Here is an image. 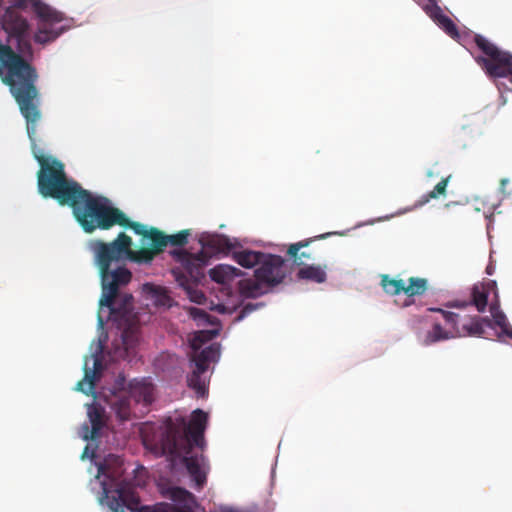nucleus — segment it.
Here are the masks:
<instances>
[{
    "mask_svg": "<svg viewBox=\"0 0 512 512\" xmlns=\"http://www.w3.org/2000/svg\"><path fill=\"white\" fill-rule=\"evenodd\" d=\"M17 26L10 30V32H26L28 28L27 21L21 17L16 18ZM5 32H9L8 28L4 27Z\"/></svg>",
    "mask_w": 512,
    "mask_h": 512,
    "instance_id": "33",
    "label": "nucleus"
},
{
    "mask_svg": "<svg viewBox=\"0 0 512 512\" xmlns=\"http://www.w3.org/2000/svg\"><path fill=\"white\" fill-rule=\"evenodd\" d=\"M33 57L31 40H0V77L10 89L12 96L26 120V129L31 141L34 158L40 165L37 172L38 191L44 198H53L60 205L71 207L73 215L80 227L86 233L96 230H109L115 225L129 228L142 236L145 245L150 241V247L133 250L130 236L121 232L111 242L92 240L89 249L96 254L100 265L104 286L110 292L106 302L117 290L121 283H129L132 274L125 268L117 266L111 270L113 263L129 259L137 264H150L162 253L168 244L184 246L188 243V230H182L173 235H166L159 229L131 221L127 215L110 204L105 197L94 196L78 182L69 179L64 164L51 156H46L36 144L37 125L41 119L40 93L36 86L39 75L29 58Z\"/></svg>",
    "mask_w": 512,
    "mask_h": 512,
    "instance_id": "1",
    "label": "nucleus"
},
{
    "mask_svg": "<svg viewBox=\"0 0 512 512\" xmlns=\"http://www.w3.org/2000/svg\"><path fill=\"white\" fill-rule=\"evenodd\" d=\"M154 303L156 306L170 307L172 303V298L168 295V292L165 288L159 286H153L151 288Z\"/></svg>",
    "mask_w": 512,
    "mask_h": 512,
    "instance_id": "27",
    "label": "nucleus"
},
{
    "mask_svg": "<svg viewBox=\"0 0 512 512\" xmlns=\"http://www.w3.org/2000/svg\"><path fill=\"white\" fill-rule=\"evenodd\" d=\"M197 340H198V337H196V338H195V340H194V342L192 343V348H193L194 350L199 349V346L196 344V341H197Z\"/></svg>",
    "mask_w": 512,
    "mask_h": 512,
    "instance_id": "42",
    "label": "nucleus"
},
{
    "mask_svg": "<svg viewBox=\"0 0 512 512\" xmlns=\"http://www.w3.org/2000/svg\"><path fill=\"white\" fill-rule=\"evenodd\" d=\"M132 337H133V331L130 329H127L122 333L123 344L126 346V348H128L131 345L130 339H132Z\"/></svg>",
    "mask_w": 512,
    "mask_h": 512,
    "instance_id": "36",
    "label": "nucleus"
},
{
    "mask_svg": "<svg viewBox=\"0 0 512 512\" xmlns=\"http://www.w3.org/2000/svg\"><path fill=\"white\" fill-rule=\"evenodd\" d=\"M475 43L485 54V57H479L477 62L482 66L487 75L494 78L507 77L512 68V54L500 50L481 34H475Z\"/></svg>",
    "mask_w": 512,
    "mask_h": 512,
    "instance_id": "4",
    "label": "nucleus"
},
{
    "mask_svg": "<svg viewBox=\"0 0 512 512\" xmlns=\"http://www.w3.org/2000/svg\"><path fill=\"white\" fill-rule=\"evenodd\" d=\"M150 512H177L174 506L168 504H161L155 506Z\"/></svg>",
    "mask_w": 512,
    "mask_h": 512,
    "instance_id": "34",
    "label": "nucleus"
},
{
    "mask_svg": "<svg viewBox=\"0 0 512 512\" xmlns=\"http://www.w3.org/2000/svg\"><path fill=\"white\" fill-rule=\"evenodd\" d=\"M490 313L492 317L491 323L494 322V324L501 329L502 334L509 338H512V327L509 324L506 315L500 309L498 295H496V299L492 301L490 305Z\"/></svg>",
    "mask_w": 512,
    "mask_h": 512,
    "instance_id": "18",
    "label": "nucleus"
},
{
    "mask_svg": "<svg viewBox=\"0 0 512 512\" xmlns=\"http://www.w3.org/2000/svg\"><path fill=\"white\" fill-rule=\"evenodd\" d=\"M506 78H509L510 82L512 83V68L511 70L509 71V73L507 74V77Z\"/></svg>",
    "mask_w": 512,
    "mask_h": 512,
    "instance_id": "43",
    "label": "nucleus"
},
{
    "mask_svg": "<svg viewBox=\"0 0 512 512\" xmlns=\"http://www.w3.org/2000/svg\"><path fill=\"white\" fill-rule=\"evenodd\" d=\"M500 191L503 194V199H507L512 202V181L509 179H501Z\"/></svg>",
    "mask_w": 512,
    "mask_h": 512,
    "instance_id": "30",
    "label": "nucleus"
},
{
    "mask_svg": "<svg viewBox=\"0 0 512 512\" xmlns=\"http://www.w3.org/2000/svg\"><path fill=\"white\" fill-rule=\"evenodd\" d=\"M99 473L109 477V478H112L113 480L115 479V476L110 474L107 469H106V465H100L99 466Z\"/></svg>",
    "mask_w": 512,
    "mask_h": 512,
    "instance_id": "39",
    "label": "nucleus"
},
{
    "mask_svg": "<svg viewBox=\"0 0 512 512\" xmlns=\"http://www.w3.org/2000/svg\"><path fill=\"white\" fill-rule=\"evenodd\" d=\"M325 268V266L322 267L320 265H307L299 269L297 277L316 283H323L327 278Z\"/></svg>",
    "mask_w": 512,
    "mask_h": 512,
    "instance_id": "19",
    "label": "nucleus"
},
{
    "mask_svg": "<svg viewBox=\"0 0 512 512\" xmlns=\"http://www.w3.org/2000/svg\"><path fill=\"white\" fill-rule=\"evenodd\" d=\"M328 235H330V234L329 233L323 234V235L317 236V238L322 239V238H325ZM314 239H316V237Z\"/></svg>",
    "mask_w": 512,
    "mask_h": 512,
    "instance_id": "44",
    "label": "nucleus"
},
{
    "mask_svg": "<svg viewBox=\"0 0 512 512\" xmlns=\"http://www.w3.org/2000/svg\"><path fill=\"white\" fill-rule=\"evenodd\" d=\"M428 289V281L426 278L410 277L408 285L404 284V294L408 297L421 296Z\"/></svg>",
    "mask_w": 512,
    "mask_h": 512,
    "instance_id": "22",
    "label": "nucleus"
},
{
    "mask_svg": "<svg viewBox=\"0 0 512 512\" xmlns=\"http://www.w3.org/2000/svg\"><path fill=\"white\" fill-rule=\"evenodd\" d=\"M33 11L45 26L53 27L56 24L65 22L63 25L59 27L57 32H65V30L70 29V25L67 24L69 20L65 18L64 14L54 9L53 7L43 3L42 1H35L33 3ZM38 32L50 31L46 29H39Z\"/></svg>",
    "mask_w": 512,
    "mask_h": 512,
    "instance_id": "11",
    "label": "nucleus"
},
{
    "mask_svg": "<svg viewBox=\"0 0 512 512\" xmlns=\"http://www.w3.org/2000/svg\"><path fill=\"white\" fill-rule=\"evenodd\" d=\"M450 179L451 175L443 177L441 181L434 186L433 190H431L430 192L421 197V199L418 201L417 206H423L426 203H428L431 199H436L440 196H445L446 188Z\"/></svg>",
    "mask_w": 512,
    "mask_h": 512,
    "instance_id": "25",
    "label": "nucleus"
},
{
    "mask_svg": "<svg viewBox=\"0 0 512 512\" xmlns=\"http://www.w3.org/2000/svg\"><path fill=\"white\" fill-rule=\"evenodd\" d=\"M431 17L434 19V21H436V20H437V18L439 17L438 12H436V10H435V5H433V9H432Z\"/></svg>",
    "mask_w": 512,
    "mask_h": 512,
    "instance_id": "40",
    "label": "nucleus"
},
{
    "mask_svg": "<svg viewBox=\"0 0 512 512\" xmlns=\"http://www.w3.org/2000/svg\"><path fill=\"white\" fill-rule=\"evenodd\" d=\"M442 314L446 324L454 330L455 337L476 336L481 337L485 333V328H491V319L488 317L473 316L469 320L468 326H460L459 313L450 312L441 308L431 309Z\"/></svg>",
    "mask_w": 512,
    "mask_h": 512,
    "instance_id": "7",
    "label": "nucleus"
},
{
    "mask_svg": "<svg viewBox=\"0 0 512 512\" xmlns=\"http://www.w3.org/2000/svg\"><path fill=\"white\" fill-rule=\"evenodd\" d=\"M169 498L174 502H179L186 505L193 497V495L184 488L173 487L168 491Z\"/></svg>",
    "mask_w": 512,
    "mask_h": 512,
    "instance_id": "28",
    "label": "nucleus"
},
{
    "mask_svg": "<svg viewBox=\"0 0 512 512\" xmlns=\"http://www.w3.org/2000/svg\"><path fill=\"white\" fill-rule=\"evenodd\" d=\"M473 319V316H470V315H462L459 313V324L460 326H468L469 324V320H472Z\"/></svg>",
    "mask_w": 512,
    "mask_h": 512,
    "instance_id": "37",
    "label": "nucleus"
},
{
    "mask_svg": "<svg viewBox=\"0 0 512 512\" xmlns=\"http://www.w3.org/2000/svg\"><path fill=\"white\" fill-rule=\"evenodd\" d=\"M435 10L438 12L439 17L435 21L438 26L443 29L445 32H458L456 25L453 23V21L446 15L443 14L441 8L437 6V2L434 4Z\"/></svg>",
    "mask_w": 512,
    "mask_h": 512,
    "instance_id": "29",
    "label": "nucleus"
},
{
    "mask_svg": "<svg viewBox=\"0 0 512 512\" xmlns=\"http://www.w3.org/2000/svg\"><path fill=\"white\" fill-rule=\"evenodd\" d=\"M207 418L203 410L197 409L192 413L188 425L183 419L180 424H175L170 419L160 440L162 453L173 459H181L198 489L206 483V473L201 468L204 456L191 455V452L193 446L200 449L205 446L204 431Z\"/></svg>",
    "mask_w": 512,
    "mask_h": 512,
    "instance_id": "2",
    "label": "nucleus"
},
{
    "mask_svg": "<svg viewBox=\"0 0 512 512\" xmlns=\"http://www.w3.org/2000/svg\"><path fill=\"white\" fill-rule=\"evenodd\" d=\"M433 175V173L430 171L428 172V176L431 177Z\"/></svg>",
    "mask_w": 512,
    "mask_h": 512,
    "instance_id": "48",
    "label": "nucleus"
},
{
    "mask_svg": "<svg viewBox=\"0 0 512 512\" xmlns=\"http://www.w3.org/2000/svg\"><path fill=\"white\" fill-rule=\"evenodd\" d=\"M103 492L111 512H125L124 507L132 512H137L141 509L139 497L126 485L118 483L114 489H110L104 484Z\"/></svg>",
    "mask_w": 512,
    "mask_h": 512,
    "instance_id": "8",
    "label": "nucleus"
},
{
    "mask_svg": "<svg viewBox=\"0 0 512 512\" xmlns=\"http://www.w3.org/2000/svg\"><path fill=\"white\" fill-rule=\"evenodd\" d=\"M493 291L495 296L497 293L496 282L489 280L473 285L471 289V304L474 305L478 312H484L487 307L488 296Z\"/></svg>",
    "mask_w": 512,
    "mask_h": 512,
    "instance_id": "12",
    "label": "nucleus"
},
{
    "mask_svg": "<svg viewBox=\"0 0 512 512\" xmlns=\"http://www.w3.org/2000/svg\"><path fill=\"white\" fill-rule=\"evenodd\" d=\"M314 239H308L299 241L297 243L291 244L287 250L288 256L293 259L294 263L298 266H307L306 261L311 259V254L305 251L299 252L302 248L307 247L310 242Z\"/></svg>",
    "mask_w": 512,
    "mask_h": 512,
    "instance_id": "21",
    "label": "nucleus"
},
{
    "mask_svg": "<svg viewBox=\"0 0 512 512\" xmlns=\"http://www.w3.org/2000/svg\"><path fill=\"white\" fill-rule=\"evenodd\" d=\"M454 330L449 326V329H444L441 324L435 323L432 329L429 330L423 340L424 345H431L439 341L448 340L454 338Z\"/></svg>",
    "mask_w": 512,
    "mask_h": 512,
    "instance_id": "20",
    "label": "nucleus"
},
{
    "mask_svg": "<svg viewBox=\"0 0 512 512\" xmlns=\"http://www.w3.org/2000/svg\"><path fill=\"white\" fill-rule=\"evenodd\" d=\"M102 370V362L99 358H95L93 362V368L90 369L85 365L84 368V377L81 381L77 383V390L90 395L94 393L96 381L100 377V373Z\"/></svg>",
    "mask_w": 512,
    "mask_h": 512,
    "instance_id": "14",
    "label": "nucleus"
},
{
    "mask_svg": "<svg viewBox=\"0 0 512 512\" xmlns=\"http://www.w3.org/2000/svg\"><path fill=\"white\" fill-rule=\"evenodd\" d=\"M87 414L91 429L89 430V427L87 425L85 426L87 433L84 435V439L92 440L99 435V432L105 425V411L100 404L93 403L88 405Z\"/></svg>",
    "mask_w": 512,
    "mask_h": 512,
    "instance_id": "13",
    "label": "nucleus"
},
{
    "mask_svg": "<svg viewBox=\"0 0 512 512\" xmlns=\"http://www.w3.org/2000/svg\"><path fill=\"white\" fill-rule=\"evenodd\" d=\"M254 275L265 283L266 288H273L286 278L285 260L279 255L265 253Z\"/></svg>",
    "mask_w": 512,
    "mask_h": 512,
    "instance_id": "6",
    "label": "nucleus"
},
{
    "mask_svg": "<svg viewBox=\"0 0 512 512\" xmlns=\"http://www.w3.org/2000/svg\"><path fill=\"white\" fill-rule=\"evenodd\" d=\"M190 315L194 319H196V318H204V317H206L207 313L204 310L200 309V308L192 307L190 309Z\"/></svg>",
    "mask_w": 512,
    "mask_h": 512,
    "instance_id": "35",
    "label": "nucleus"
},
{
    "mask_svg": "<svg viewBox=\"0 0 512 512\" xmlns=\"http://www.w3.org/2000/svg\"><path fill=\"white\" fill-rule=\"evenodd\" d=\"M430 4H435L436 0H427Z\"/></svg>",
    "mask_w": 512,
    "mask_h": 512,
    "instance_id": "47",
    "label": "nucleus"
},
{
    "mask_svg": "<svg viewBox=\"0 0 512 512\" xmlns=\"http://www.w3.org/2000/svg\"><path fill=\"white\" fill-rule=\"evenodd\" d=\"M242 275L243 273L240 269L227 264H219L209 271L210 278L219 284H227Z\"/></svg>",
    "mask_w": 512,
    "mask_h": 512,
    "instance_id": "15",
    "label": "nucleus"
},
{
    "mask_svg": "<svg viewBox=\"0 0 512 512\" xmlns=\"http://www.w3.org/2000/svg\"><path fill=\"white\" fill-rule=\"evenodd\" d=\"M486 272H487L488 274H491V273H492V269H490V267H487V268H486Z\"/></svg>",
    "mask_w": 512,
    "mask_h": 512,
    "instance_id": "46",
    "label": "nucleus"
},
{
    "mask_svg": "<svg viewBox=\"0 0 512 512\" xmlns=\"http://www.w3.org/2000/svg\"><path fill=\"white\" fill-rule=\"evenodd\" d=\"M93 255L95 265L98 267L99 274L101 277L102 295L99 301L100 308H109L111 314H119L121 316L129 314L133 306V296L130 294H124L122 296L118 295L119 288L126 285L127 283L119 284L117 286L116 292L111 297V300L106 302L105 300L108 297L110 290L106 286H104L100 265L97 262L96 254L93 253Z\"/></svg>",
    "mask_w": 512,
    "mask_h": 512,
    "instance_id": "9",
    "label": "nucleus"
},
{
    "mask_svg": "<svg viewBox=\"0 0 512 512\" xmlns=\"http://www.w3.org/2000/svg\"><path fill=\"white\" fill-rule=\"evenodd\" d=\"M453 39H455L456 41H459L465 34H458V33H455V34H450Z\"/></svg>",
    "mask_w": 512,
    "mask_h": 512,
    "instance_id": "41",
    "label": "nucleus"
},
{
    "mask_svg": "<svg viewBox=\"0 0 512 512\" xmlns=\"http://www.w3.org/2000/svg\"><path fill=\"white\" fill-rule=\"evenodd\" d=\"M220 356V349L217 344H211L205 347L199 353L192 356L191 360L195 364V369L188 376V385L194 389L198 396L203 397L207 393L205 378L202 375L207 371L210 362L216 361Z\"/></svg>",
    "mask_w": 512,
    "mask_h": 512,
    "instance_id": "5",
    "label": "nucleus"
},
{
    "mask_svg": "<svg viewBox=\"0 0 512 512\" xmlns=\"http://www.w3.org/2000/svg\"><path fill=\"white\" fill-rule=\"evenodd\" d=\"M264 255L265 253L263 252L249 249L232 252V258L235 260V262L244 268H253L255 266L258 267Z\"/></svg>",
    "mask_w": 512,
    "mask_h": 512,
    "instance_id": "17",
    "label": "nucleus"
},
{
    "mask_svg": "<svg viewBox=\"0 0 512 512\" xmlns=\"http://www.w3.org/2000/svg\"><path fill=\"white\" fill-rule=\"evenodd\" d=\"M262 305H263L262 303H256V304L247 303V304H245L240 311L238 319H243L244 317H246L247 315H249L250 313L255 311L258 307H261Z\"/></svg>",
    "mask_w": 512,
    "mask_h": 512,
    "instance_id": "32",
    "label": "nucleus"
},
{
    "mask_svg": "<svg viewBox=\"0 0 512 512\" xmlns=\"http://www.w3.org/2000/svg\"><path fill=\"white\" fill-rule=\"evenodd\" d=\"M381 286L383 290L390 295H398L404 293V281L399 279H392L388 275H382Z\"/></svg>",
    "mask_w": 512,
    "mask_h": 512,
    "instance_id": "26",
    "label": "nucleus"
},
{
    "mask_svg": "<svg viewBox=\"0 0 512 512\" xmlns=\"http://www.w3.org/2000/svg\"><path fill=\"white\" fill-rule=\"evenodd\" d=\"M154 386L146 380L130 382L128 390L113 392L107 397V403L121 421L136 416L135 406L142 404L147 408L154 400Z\"/></svg>",
    "mask_w": 512,
    "mask_h": 512,
    "instance_id": "3",
    "label": "nucleus"
},
{
    "mask_svg": "<svg viewBox=\"0 0 512 512\" xmlns=\"http://www.w3.org/2000/svg\"><path fill=\"white\" fill-rule=\"evenodd\" d=\"M34 41L39 44H47L53 42L60 34H33Z\"/></svg>",
    "mask_w": 512,
    "mask_h": 512,
    "instance_id": "31",
    "label": "nucleus"
},
{
    "mask_svg": "<svg viewBox=\"0 0 512 512\" xmlns=\"http://www.w3.org/2000/svg\"><path fill=\"white\" fill-rule=\"evenodd\" d=\"M176 281L182 288L186 290L191 301L202 304L206 300V296L202 291L193 288V284L195 282L189 281L187 276L184 274L176 275Z\"/></svg>",
    "mask_w": 512,
    "mask_h": 512,
    "instance_id": "23",
    "label": "nucleus"
},
{
    "mask_svg": "<svg viewBox=\"0 0 512 512\" xmlns=\"http://www.w3.org/2000/svg\"><path fill=\"white\" fill-rule=\"evenodd\" d=\"M238 289L245 298H257L265 294L269 288H266L265 283L255 277V279L240 280Z\"/></svg>",
    "mask_w": 512,
    "mask_h": 512,
    "instance_id": "16",
    "label": "nucleus"
},
{
    "mask_svg": "<svg viewBox=\"0 0 512 512\" xmlns=\"http://www.w3.org/2000/svg\"><path fill=\"white\" fill-rule=\"evenodd\" d=\"M467 305H468L467 302L460 301V300H454V301H451L448 303V307H454V308H463V307H466Z\"/></svg>",
    "mask_w": 512,
    "mask_h": 512,
    "instance_id": "38",
    "label": "nucleus"
},
{
    "mask_svg": "<svg viewBox=\"0 0 512 512\" xmlns=\"http://www.w3.org/2000/svg\"><path fill=\"white\" fill-rule=\"evenodd\" d=\"M208 248H211L215 252L228 254L233 252L234 245L230 239L223 235H215L208 239L205 244Z\"/></svg>",
    "mask_w": 512,
    "mask_h": 512,
    "instance_id": "24",
    "label": "nucleus"
},
{
    "mask_svg": "<svg viewBox=\"0 0 512 512\" xmlns=\"http://www.w3.org/2000/svg\"><path fill=\"white\" fill-rule=\"evenodd\" d=\"M98 320H99L100 325H103V320H102V317L100 316V314L98 315Z\"/></svg>",
    "mask_w": 512,
    "mask_h": 512,
    "instance_id": "45",
    "label": "nucleus"
},
{
    "mask_svg": "<svg viewBox=\"0 0 512 512\" xmlns=\"http://www.w3.org/2000/svg\"><path fill=\"white\" fill-rule=\"evenodd\" d=\"M171 254L181 263L183 271L173 270V274H184L191 282H198L203 276L201 260L184 250H174Z\"/></svg>",
    "mask_w": 512,
    "mask_h": 512,
    "instance_id": "10",
    "label": "nucleus"
}]
</instances>
